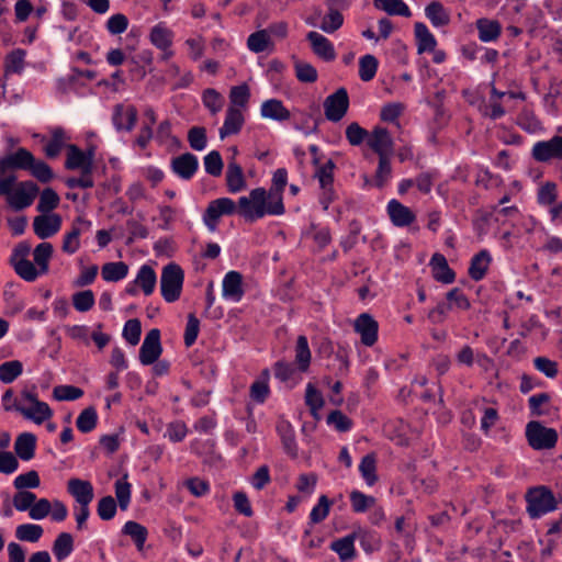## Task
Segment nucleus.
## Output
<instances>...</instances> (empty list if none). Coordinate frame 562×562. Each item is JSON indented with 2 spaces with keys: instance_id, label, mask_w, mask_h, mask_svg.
Here are the masks:
<instances>
[{
  "instance_id": "29",
  "label": "nucleus",
  "mask_w": 562,
  "mask_h": 562,
  "mask_svg": "<svg viewBox=\"0 0 562 562\" xmlns=\"http://www.w3.org/2000/svg\"><path fill=\"white\" fill-rule=\"evenodd\" d=\"M121 532L131 538L138 552L144 551L148 538V530L145 526L134 520H127L123 525Z\"/></svg>"
},
{
  "instance_id": "16",
  "label": "nucleus",
  "mask_w": 562,
  "mask_h": 562,
  "mask_svg": "<svg viewBox=\"0 0 562 562\" xmlns=\"http://www.w3.org/2000/svg\"><path fill=\"white\" fill-rule=\"evenodd\" d=\"M61 226V217L56 213H42L33 221V229L37 237L46 239L54 236Z\"/></svg>"
},
{
  "instance_id": "12",
  "label": "nucleus",
  "mask_w": 562,
  "mask_h": 562,
  "mask_svg": "<svg viewBox=\"0 0 562 562\" xmlns=\"http://www.w3.org/2000/svg\"><path fill=\"white\" fill-rule=\"evenodd\" d=\"M162 352L160 342V331L157 328L150 329L139 349V361L143 366L155 363Z\"/></svg>"
},
{
  "instance_id": "20",
  "label": "nucleus",
  "mask_w": 562,
  "mask_h": 562,
  "mask_svg": "<svg viewBox=\"0 0 562 562\" xmlns=\"http://www.w3.org/2000/svg\"><path fill=\"white\" fill-rule=\"evenodd\" d=\"M199 167L198 158L190 153L182 154L178 157H175L171 161L172 171L180 177L181 179L189 180L191 179Z\"/></svg>"
},
{
  "instance_id": "32",
  "label": "nucleus",
  "mask_w": 562,
  "mask_h": 562,
  "mask_svg": "<svg viewBox=\"0 0 562 562\" xmlns=\"http://www.w3.org/2000/svg\"><path fill=\"white\" fill-rule=\"evenodd\" d=\"M226 186L231 193H238L246 188L244 171L234 160L229 161L227 165Z\"/></svg>"
},
{
  "instance_id": "54",
  "label": "nucleus",
  "mask_w": 562,
  "mask_h": 562,
  "mask_svg": "<svg viewBox=\"0 0 562 562\" xmlns=\"http://www.w3.org/2000/svg\"><path fill=\"white\" fill-rule=\"evenodd\" d=\"M115 496L122 510H126L131 503L132 485L127 481V475L116 480Z\"/></svg>"
},
{
  "instance_id": "30",
  "label": "nucleus",
  "mask_w": 562,
  "mask_h": 562,
  "mask_svg": "<svg viewBox=\"0 0 562 562\" xmlns=\"http://www.w3.org/2000/svg\"><path fill=\"white\" fill-rule=\"evenodd\" d=\"M36 448V437L31 432H22L14 442V451L23 461H30L34 458Z\"/></svg>"
},
{
  "instance_id": "63",
  "label": "nucleus",
  "mask_w": 562,
  "mask_h": 562,
  "mask_svg": "<svg viewBox=\"0 0 562 562\" xmlns=\"http://www.w3.org/2000/svg\"><path fill=\"white\" fill-rule=\"evenodd\" d=\"M350 503L355 513H364L375 504V498L360 491H352L350 493Z\"/></svg>"
},
{
  "instance_id": "47",
  "label": "nucleus",
  "mask_w": 562,
  "mask_h": 562,
  "mask_svg": "<svg viewBox=\"0 0 562 562\" xmlns=\"http://www.w3.org/2000/svg\"><path fill=\"white\" fill-rule=\"evenodd\" d=\"M295 362L300 371H307L311 363V350L305 336H299L295 346Z\"/></svg>"
},
{
  "instance_id": "35",
  "label": "nucleus",
  "mask_w": 562,
  "mask_h": 562,
  "mask_svg": "<svg viewBox=\"0 0 562 562\" xmlns=\"http://www.w3.org/2000/svg\"><path fill=\"white\" fill-rule=\"evenodd\" d=\"M53 554L58 562L66 560L74 551V537L69 532H60L53 542Z\"/></svg>"
},
{
  "instance_id": "1",
  "label": "nucleus",
  "mask_w": 562,
  "mask_h": 562,
  "mask_svg": "<svg viewBox=\"0 0 562 562\" xmlns=\"http://www.w3.org/2000/svg\"><path fill=\"white\" fill-rule=\"evenodd\" d=\"M271 182L269 190L255 188L248 196L238 199L239 215L247 222H255L266 215L280 216L284 214L283 191L288 183L286 169H277Z\"/></svg>"
},
{
  "instance_id": "17",
  "label": "nucleus",
  "mask_w": 562,
  "mask_h": 562,
  "mask_svg": "<svg viewBox=\"0 0 562 562\" xmlns=\"http://www.w3.org/2000/svg\"><path fill=\"white\" fill-rule=\"evenodd\" d=\"M67 492L74 497L75 505H90L94 498L92 483L78 477L68 480Z\"/></svg>"
},
{
  "instance_id": "56",
  "label": "nucleus",
  "mask_w": 562,
  "mask_h": 562,
  "mask_svg": "<svg viewBox=\"0 0 562 562\" xmlns=\"http://www.w3.org/2000/svg\"><path fill=\"white\" fill-rule=\"evenodd\" d=\"M72 305L77 312L86 313L95 304L94 293L91 290H83L72 294Z\"/></svg>"
},
{
  "instance_id": "15",
  "label": "nucleus",
  "mask_w": 562,
  "mask_h": 562,
  "mask_svg": "<svg viewBox=\"0 0 562 562\" xmlns=\"http://www.w3.org/2000/svg\"><path fill=\"white\" fill-rule=\"evenodd\" d=\"M33 162V154L26 148L20 147L0 158V175L10 170H26Z\"/></svg>"
},
{
  "instance_id": "49",
  "label": "nucleus",
  "mask_w": 562,
  "mask_h": 562,
  "mask_svg": "<svg viewBox=\"0 0 562 562\" xmlns=\"http://www.w3.org/2000/svg\"><path fill=\"white\" fill-rule=\"evenodd\" d=\"M23 373V364L19 360H11L0 364V381L10 384Z\"/></svg>"
},
{
  "instance_id": "28",
  "label": "nucleus",
  "mask_w": 562,
  "mask_h": 562,
  "mask_svg": "<svg viewBox=\"0 0 562 562\" xmlns=\"http://www.w3.org/2000/svg\"><path fill=\"white\" fill-rule=\"evenodd\" d=\"M277 432L281 439L284 451L291 457H296L297 445L295 431L291 423L285 419H280L277 423Z\"/></svg>"
},
{
  "instance_id": "6",
  "label": "nucleus",
  "mask_w": 562,
  "mask_h": 562,
  "mask_svg": "<svg viewBox=\"0 0 562 562\" xmlns=\"http://www.w3.org/2000/svg\"><path fill=\"white\" fill-rule=\"evenodd\" d=\"M237 211V204L231 198H218L211 201L203 213L202 220L211 233L216 232L222 216L232 215ZM239 212V209H238Z\"/></svg>"
},
{
  "instance_id": "48",
  "label": "nucleus",
  "mask_w": 562,
  "mask_h": 562,
  "mask_svg": "<svg viewBox=\"0 0 562 562\" xmlns=\"http://www.w3.org/2000/svg\"><path fill=\"white\" fill-rule=\"evenodd\" d=\"M26 53L24 49L16 48L10 52L4 61L7 74H21L24 70Z\"/></svg>"
},
{
  "instance_id": "46",
  "label": "nucleus",
  "mask_w": 562,
  "mask_h": 562,
  "mask_svg": "<svg viewBox=\"0 0 562 562\" xmlns=\"http://www.w3.org/2000/svg\"><path fill=\"white\" fill-rule=\"evenodd\" d=\"M11 267L14 272L26 282H34L38 277L44 276V273L40 272L38 267L30 260L14 262Z\"/></svg>"
},
{
  "instance_id": "62",
  "label": "nucleus",
  "mask_w": 562,
  "mask_h": 562,
  "mask_svg": "<svg viewBox=\"0 0 562 562\" xmlns=\"http://www.w3.org/2000/svg\"><path fill=\"white\" fill-rule=\"evenodd\" d=\"M36 497V494L31 491H18L12 497V505L18 512H27L29 514Z\"/></svg>"
},
{
  "instance_id": "26",
  "label": "nucleus",
  "mask_w": 562,
  "mask_h": 562,
  "mask_svg": "<svg viewBox=\"0 0 562 562\" xmlns=\"http://www.w3.org/2000/svg\"><path fill=\"white\" fill-rule=\"evenodd\" d=\"M307 40L311 43L313 52L322 59L329 61L335 59L336 53L333 43L315 31L307 33Z\"/></svg>"
},
{
  "instance_id": "42",
  "label": "nucleus",
  "mask_w": 562,
  "mask_h": 562,
  "mask_svg": "<svg viewBox=\"0 0 562 562\" xmlns=\"http://www.w3.org/2000/svg\"><path fill=\"white\" fill-rule=\"evenodd\" d=\"M128 266L123 261L108 262L102 266L101 276L106 282H119L126 278Z\"/></svg>"
},
{
  "instance_id": "38",
  "label": "nucleus",
  "mask_w": 562,
  "mask_h": 562,
  "mask_svg": "<svg viewBox=\"0 0 562 562\" xmlns=\"http://www.w3.org/2000/svg\"><path fill=\"white\" fill-rule=\"evenodd\" d=\"M415 36L417 40V50L419 54L425 52H435L437 41L425 23L417 22L415 24Z\"/></svg>"
},
{
  "instance_id": "31",
  "label": "nucleus",
  "mask_w": 562,
  "mask_h": 562,
  "mask_svg": "<svg viewBox=\"0 0 562 562\" xmlns=\"http://www.w3.org/2000/svg\"><path fill=\"white\" fill-rule=\"evenodd\" d=\"M472 105H476L479 112L482 116L488 117L491 120H498L506 114V110L502 105L499 100L490 99L486 101L484 98H481L479 101L469 100Z\"/></svg>"
},
{
  "instance_id": "40",
  "label": "nucleus",
  "mask_w": 562,
  "mask_h": 562,
  "mask_svg": "<svg viewBox=\"0 0 562 562\" xmlns=\"http://www.w3.org/2000/svg\"><path fill=\"white\" fill-rule=\"evenodd\" d=\"M359 472L368 486H373L378 482L376 457L374 453H368L361 459Z\"/></svg>"
},
{
  "instance_id": "22",
  "label": "nucleus",
  "mask_w": 562,
  "mask_h": 562,
  "mask_svg": "<svg viewBox=\"0 0 562 562\" xmlns=\"http://www.w3.org/2000/svg\"><path fill=\"white\" fill-rule=\"evenodd\" d=\"M429 266L436 281L450 284L456 280L454 271L449 267L446 257L439 252L432 255Z\"/></svg>"
},
{
  "instance_id": "13",
  "label": "nucleus",
  "mask_w": 562,
  "mask_h": 562,
  "mask_svg": "<svg viewBox=\"0 0 562 562\" xmlns=\"http://www.w3.org/2000/svg\"><path fill=\"white\" fill-rule=\"evenodd\" d=\"M367 144L379 157H393L394 142L386 128L374 127L370 132Z\"/></svg>"
},
{
  "instance_id": "10",
  "label": "nucleus",
  "mask_w": 562,
  "mask_h": 562,
  "mask_svg": "<svg viewBox=\"0 0 562 562\" xmlns=\"http://www.w3.org/2000/svg\"><path fill=\"white\" fill-rule=\"evenodd\" d=\"M353 329L362 345L372 347L378 341L379 323L369 313H361L353 322Z\"/></svg>"
},
{
  "instance_id": "7",
  "label": "nucleus",
  "mask_w": 562,
  "mask_h": 562,
  "mask_svg": "<svg viewBox=\"0 0 562 562\" xmlns=\"http://www.w3.org/2000/svg\"><path fill=\"white\" fill-rule=\"evenodd\" d=\"M349 109V97L345 88H339L324 101L325 116L330 122H339Z\"/></svg>"
},
{
  "instance_id": "52",
  "label": "nucleus",
  "mask_w": 562,
  "mask_h": 562,
  "mask_svg": "<svg viewBox=\"0 0 562 562\" xmlns=\"http://www.w3.org/2000/svg\"><path fill=\"white\" fill-rule=\"evenodd\" d=\"M379 66L378 59L373 55H364L359 59V77L362 81H371L376 74Z\"/></svg>"
},
{
  "instance_id": "2",
  "label": "nucleus",
  "mask_w": 562,
  "mask_h": 562,
  "mask_svg": "<svg viewBox=\"0 0 562 562\" xmlns=\"http://www.w3.org/2000/svg\"><path fill=\"white\" fill-rule=\"evenodd\" d=\"M184 272L182 268L170 262L162 268L160 276V292L168 303L178 301L182 293Z\"/></svg>"
},
{
  "instance_id": "37",
  "label": "nucleus",
  "mask_w": 562,
  "mask_h": 562,
  "mask_svg": "<svg viewBox=\"0 0 562 562\" xmlns=\"http://www.w3.org/2000/svg\"><path fill=\"white\" fill-rule=\"evenodd\" d=\"M355 540V535L345 536L333 541L330 549L338 554L341 562L352 560L356 555Z\"/></svg>"
},
{
  "instance_id": "39",
  "label": "nucleus",
  "mask_w": 562,
  "mask_h": 562,
  "mask_svg": "<svg viewBox=\"0 0 562 562\" xmlns=\"http://www.w3.org/2000/svg\"><path fill=\"white\" fill-rule=\"evenodd\" d=\"M425 15L435 27L446 26L450 22L449 12L440 2L437 1L429 3L425 8Z\"/></svg>"
},
{
  "instance_id": "58",
  "label": "nucleus",
  "mask_w": 562,
  "mask_h": 562,
  "mask_svg": "<svg viewBox=\"0 0 562 562\" xmlns=\"http://www.w3.org/2000/svg\"><path fill=\"white\" fill-rule=\"evenodd\" d=\"M41 484L40 475L36 471L31 470L26 473L19 474L13 480V486L18 491H29L30 488H37Z\"/></svg>"
},
{
  "instance_id": "18",
  "label": "nucleus",
  "mask_w": 562,
  "mask_h": 562,
  "mask_svg": "<svg viewBox=\"0 0 562 562\" xmlns=\"http://www.w3.org/2000/svg\"><path fill=\"white\" fill-rule=\"evenodd\" d=\"M93 157V149H90L87 153H85L81 149H79L76 145H68L65 167L69 170H92Z\"/></svg>"
},
{
  "instance_id": "33",
  "label": "nucleus",
  "mask_w": 562,
  "mask_h": 562,
  "mask_svg": "<svg viewBox=\"0 0 562 562\" xmlns=\"http://www.w3.org/2000/svg\"><path fill=\"white\" fill-rule=\"evenodd\" d=\"M476 29L479 32V38L483 43L496 41L502 32L499 22L486 18H481L476 21Z\"/></svg>"
},
{
  "instance_id": "57",
  "label": "nucleus",
  "mask_w": 562,
  "mask_h": 562,
  "mask_svg": "<svg viewBox=\"0 0 562 562\" xmlns=\"http://www.w3.org/2000/svg\"><path fill=\"white\" fill-rule=\"evenodd\" d=\"M270 44V37L268 31L260 30L251 33L247 38V47L252 53L265 52Z\"/></svg>"
},
{
  "instance_id": "5",
  "label": "nucleus",
  "mask_w": 562,
  "mask_h": 562,
  "mask_svg": "<svg viewBox=\"0 0 562 562\" xmlns=\"http://www.w3.org/2000/svg\"><path fill=\"white\" fill-rule=\"evenodd\" d=\"M23 406L19 407V413L26 419L41 425L53 416V411L47 403L37 398V395L30 391L22 392Z\"/></svg>"
},
{
  "instance_id": "34",
  "label": "nucleus",
  "mask_w": 562,
  "mask_h": 562,
  "mask_svg": "<svg viewBox=\"0 0 562 562\" xmlns=\"http://www.w3.org/2000/svg\"><path fill=\"white\" fill-rule=\"evenodd\" d=\"M340 0H328V13L323 18L319 29L325 33L331 34L341 27L344 23L342 14L335 8Z\"/></svg>"
},
{
  "instance_id": "43",
  "label": "nucleus",
  "mask_w": 562,
  "mask_h": 562,
  "mask_svg": "<svg viewBox=\"0 0 562 562\" xmlns=\"http://www.w3.org/2000/svg\"><path fill=\"white\" fill-rule=\"evenodd\" d=\"M44 533V529L41 525L25 522L21 524L15 528V538L20 541L35 543L37 542Z\"/></svg>"
},
{
  "instance_id": "27",
  "label": "nucleus",
  "mask_w": 562,
  "mask_h": 562,
  "mask_svg": "<svg viewBox=\"0 0 562 562\" xmlns=\"http://www.w3.org/2000/svg\"><path fill=\"white\" fill-rule=\"evenodd\" d=\"M245 119L243 112L238 108L228 106L226 116L222 127L220 128V137L224 139L229 135L239 133L244 125Z\"/></svg>"
},
{
  "instance_id": "24",
  "label": "nucleus",
  "mask_w": 562,
  "mask_h": 562,
  "mask_svg": "<svg viewBox=\"0 0 562 562\" xmlns=\"http://www.w3.org/2000/svg\"><path fill=\"white\" fill-rule=\"evenodd\" d=\"M173 40L175 32L166 24V22H158L149 30L148 41L157 49L172 46Z\"/></svg>"
},
{
  "instance_id": "36",
  "label": "nucleus",
  "mask_w": 562,
  "mask_h": 562,
  "mask_svg": "<svg viewBox=\"0 0 562 562\" xmlns=\"http://www.w3.org/2000/svg\"><path fill=\"white\" fill-rule=\"evenodd\" d=\"M157 276L154 269L148 265H143L137 271L134 284L139 286L145 295H150L156 286Z\"/></svg>"
},
{
  "instance_id": "14",
  "label": "nucleus",
  "mask_w": 562,
  "mask_h": 562,
  "mask_svg": "<svg viewBox=\"0 0 562 562\" xmlns=\"http://www.w3.org/2000/svg\"><path fill=\"white\" fill-rule=\"evenodd\" d=\"M245 295L243 276L240 272L231 270L222 281V297L232 303H239Z\"/></svg>"
},
{
  "instance_id": "61",
  "label": "nucleus",
  "mask_w": 562,
  "mask_h": 562,
  "mask_svg": "<svg viewBox=\"0 0 562 562\" xmlns=\"http://www.w3.org/2000/svg\"><path fill=\"white\" fill-rule=\"evenodd\" d=\"M331 504L333 503L328 499L326 495H321L317 504L312 508L310 513V521L312 524H319L324 519H326V517L329 514Z\"/></svg>"
},
{
  "instance_id": "3",
  "label": "nucleus",
  "mask_w": 562,
  "mask_h": 562,
  "mask_svg": "<svg viewBox=\"0 0 562 562\" xmlns=\"http://www.w3.org/2000/svg\"><path fill=\"white\" fill-rule=\"evenodd\" d=\"M527 512L531 518H540L557 509V499L547 486H536L526 494Z\"/></svg>"
},
{
  "instance_id": "11",
  "label": "nucleus",
  "mask_w": 562,
  "mask_h": 562,
  "mask_svg": "<svg viewBox=\"0 0 562 562\" xmlns=\"http://www.w3.org/2000/svg\"><path fill=\"white\" fill-rule=\"evenodd\" d=\"M532 157L539 162L562 159V136H553L548 140L537 142L532 146Z\"/></svg>"
},
{
  "instance_id": "44",
  "label": "nucleus",
  "mask_w": 562,
  "mask_h": 562,
  "mask_svg": "<svg viewBox=\"0 0 562 562\" xmlns=\"http://www.w3.org/2000/svg\"><path fill=\"white\" fill-rule=\"evenodd\" d=\"M54 248L50 243H41L33 250L34 263L38 267L40 272L46 274L49 270V260L53 256Z\"/></svg>"
},
{
  "instance_id": "50",
  "label": "nucleus",
  "mask_w": 562,
  "mask_h": 562,
  "mask_svg": "<svg viewBox=\"0 0 562 562\" xmlns=\"http://www.w3.org/2000/svg\"><path fill=\"white\" fill-rule=\"evenodd\" d=\"M65 142H66V136H65L64 130L60 127H55L52 131L50 139L46 143V145L44 147V151H45L46 156L49 158L57 157L59 155L60 150L63 149V147L65 146Z\"/></svg>"
},
{
  "instance_id": "51",
  "label": "nucleus",
  "mask_w": 562,
  "mask_h": 562,
  "mask_svg": "<svg viewBox=\"0 0 562 562\" xmlns=\"http://www.w3.org/2000/svg\"><path fill=\"white\" fill-rule=\"evenodd\" d=\"M98 423V414L94 407L90 406L85 408L76 420V426L79 431L88 434L92 431Z\"/></svg>"
},
{
  "instance_id": "9",
  "label": "nucleus",
  "mask_w": 562,
  "mask_h": 562,
  "mask_svg": "<svg viewBox=\"0 0 562 562\" xmlns=\"http://www.w3.org/2000/svg\"><path fill=\"white\" fill-rule=\"evenodd\" d=\"M37 187L31 181H23L16 184L15 189L11 194L7 198V203L14 211H21L29 207L36 194Z\"/></svg>"
},
{
  "instance_id": "45",
  "label": "nucleus",
  "mask_w": 562,
  "mask_h": 562,
  "mask_svg": "<svg viewBox=\"0 0 562 562\" xmlns=\"http://www.w3.org/2000/svg\"><path fill=\"white\" fill-rule=\"evenodd\" d=\"M374 7L390 15H401L408 18L412 12L403 0H374Z\"/></svg>"
},
{
  "instance_id": "41",
  "label": "nucleus",
  "mask_w": 562,
  "mask_h": 562,
  "mask_svg": "<svg viewBox=\"0 0 562 562\" xmlns=\"http://www.w3.org/2000/svg\"><path fill=\"white\" fill-rule=\"evenodd\" d=\"M269 370H263L258 380L250 385V397L254 402L262 404L270 394L269 389Z\"/></svg>"
},
{
  "instance_id": "19",
  "label": "nucleus",
  "mask_w": 562,
  "mask_h": 562,
  "mask_svg": "<svg viewBox=\"0 0 562 562\" xmlns=\"http://www.w3.org/2000/svg\"><path fill=\"white\" fill-rule=\"evenodd\" d=\"M386 211L392 224L396 227H406L416 221L415 213L395 199L387 202Z\"/></svg>"
},
{
  "instance_id": "60",
  "label": "nucleus",
  "mask_w": 562,
  "mask_h": 562,
  "mask_svg": "<svg viewBox=\"0 0 562 562\" xmlns=\"http://www.w3.org/2000/svg\"><path fill=\"white\" fill-rule=\"evenodd\" d=\"M58 204V194L52 188H46L41 192L37 211L41 213H50Z\"/></svg>"
},
{
  "instance_id": "8",
  "label": "nucleus",
  "mask_w": 562,
  "mask_h": 562,
  "mask_svg": "<svg viewBox=\"0 0 562 562\" xmlns=\"http://www.w3.org/2000/svg\"><path fill=\"white\" fill-rule=\"evenodd\" d=\"M92 222L83 216H78L70 229L64 235L61 249L68 255H74L80 248V236L90 232Z\"/></svg>"
},
{
  "instance_id": "55",
  "label": "nucleus",
  "mask_w": 562,
  "mask_h": 562,
  "mask_svg": "<svg viewBox=\"0 0 562 562\" xmlns=\"http://www.w3.org/2000/svg\"><path fill=\"white\" fill-rule=\"evenodd\" d=\"M250 99V89L246 83L234 86L229 91V106L245 109Z\"/></svg>"
},
{
  "instance_id": "21",
  "label": "nucleus",
  "mask_w": 562,
  "mask_h": 562,
  "mask_svg": "<svg viewBox=\"0 0 562 562\" xmlns=\"http://www.w3.org/2000/svg\"><path fill=\"white\" fill-rule=\"evenodd\" d=\"M492 260V255L487 249L480 250L470 260L468 269L469 277L476 282L483 280L490 269Z\"/></svg>"
},
{
  "instance_id": "53",
  "label": "nucleus",
  "mask_w": 562,
  "mask_h": 562,
  "mask_svg": "<svg viewBox=\"0 0 562 562\" xmlns=\"http://www.w3.org/2000/svg\"><path fill=\"white\" fill-rule=\"evenodd\" d=\"M305 403L310 407L312 416L318 418V412L324 406V398L322 393L312 383L306 385Z\"/></svg>"
},
{
  "instance_id": "59",
  "label": "nucleus",
  "mask_w": 562,
  "mask_h": 562,
  "mask_svg": "<svg viewBox=\"0 0 562 562\" xmlns=\"http://www.w3.org/2000/svg\"><path fill=\"white\" fill-rule=\"evenodd\" d=\"M202 102L212 114H216L224 105V98L215 89L209 88L202 93Z\"/></svg>"
},
{
  "instance_id": "4",
  "label": "nucleus",
  "mask_w": 562,
  "mask_h": 562,
  "mask_svg": "<svg viewBox=\"0 0 562 562\" xmlns=\"http://www.w3.org/2000/svg\"><path fill=\"white\" fill-rule=\"evenodd\" d=\"M526 438L535 450H548L555 447L558 432L554 428L546 427L540 422L531 420L526 426Z\"/></svg>"
},
{
  "instance_id": "64",
  "label": "nucleus",
  "mask_w": 562,
  "mask_h": 562,
  "mask_svg": "<svg viewBox=\"0 0 562 562\" xmlns=\"http://www.w3.org/2000/svg\"><path fill=\"white\" fill-rule=\"evenodd\" d=\"M130 21L123 13L112 14L105 23V29L111 35H121L128 27Z\"/></svg>"
},
{
  "instance_id": "25",
  "label": "nucleus",
  "mask_w": 562,
  "mask_h": 562,
  "mask_svg": "<svg viewBox=\"0 0 562 562\" xmlns=\"http://www.w3.org/2000/svg\"><path fill=\"white\" fill-rule=\"evenodd\" d=\"M260 115L262 119H268L277 122H284L291 117V113L284 106L283 102L274 98L268 99L261 103Z\"/></svg>"
},
{
  "instance_id": "23",
  "label": "nucleus",
  "mask_w": 562,
  "mask_h": 562,
  "mask_svg": "<svg viewBox=\"0 0 562 562\" xmlns=\"http://www.w3.org/2000/svg\"><path fill=\"white\" fill-rule=\"evenodd\" d=\"M137 120V111L134 106L117 104L114 108L112 122L117 131H132Z\"/></svg>"
}]
</instances>
